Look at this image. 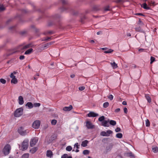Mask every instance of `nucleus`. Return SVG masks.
<instances>
[{
    "mask_svg": "<svg viewBox=\"0 0 158 158\" xmlns=\"http://www.w3.org/2000/svg\"><path fill=\"white\" fill-rule=\"evenodd\" d=\"M60 1L63 4L62 6L60 8L61 12L66 11L69 12L74 16H76L78 15V12L77 11H75L70 7L67 1L65 0H60Z\"/></svg>",
    "mask_w": 158,
    "mask_h": 158,
    "instance_id": "nucleus-1",
    "label": "nucleus"
},
{
    "mask_svg": "<svg viewBox=\"0 0 158 158\" xmlns=\"http://www.w3.org/2000/svg\"><path fill=\"white\" fill-rule=\"evenodd\" d=\"M52 18L54 20L57 21V23H56L53 21H49L48 23V26L50 27L52 25H55L60 29H64V27L62 26V23L60 22V20L62 19L60 15L58 14L52 16Z\"/></svg>",
    "mask_w": 158,
    "mask_h": 158,
    "instance_id": "nucleus-2",
    "label": "nucleus"
},
{
    "mask_svg": "<svg viewBox=\"0 0 158 158\" xmlns=\"http://www.w3.org/2000/svg\"><path fill=\"white\" fill-rule=\"evenodd\" d=\"M23 107L17 109L15 111L14 116L15 117H19L23 114Z\"/></svg>",
    "mask_w": 158,
    "mask_h": 158,
    "instance_id": "nucleus-3",
    "label": "nucleus"
},
{
    "mask_svg": "<svg viewBox=\"0 0 158 158\" xmlns=\"http://www.w3.org/2000/svg\"><path fill=\"white\" fill-rule=\"evenodd\" d=\"M11 147L10 144H7L4 146L2 152L5 156L8 155L10 152Z\"/></svg>",
    "mask_w": 158,
    "mask_h": 158,
    "instance_id": "nucleus-4",
    "label": "nucleus"
},
{
    "mask_svg": "<svg viewBox=\"0 0 158 158\" xmlns=\"http://www.w3.org/2000/svg\"><path fill=\"white\" fill-rule=\"evenodd\" d=\"M29 140L28 139H25L23 142L22 144L21 149L23 151L26 150L28 146Z\"/></svg>",
    "mask_w": 158,
    "mask_h": 158,
    "instance_id": "nucleus-5",
    "label": "nucleus"
},
{
    "mask_svg": "<svg viewBox=\"0 0 158 158\" xmlns=\"http://www.w3.org/2000/svg\"><path fill=\"white\" fill-rule=\"evenodd\" d=\"M18 133L21 135L24 136L27 134V130H24V128L20 127L18 130Z\"/></svg>",
    "mask_w": 158,
    "mask_h": 158,
    "instance_id": "nucleus-6",
    "label": "nucleus"
},
{
    "mask_svg": "<svg viewBox=\"0 0 158 158\" xmlns=\"http://www.w3.org/2000/svg\"><path fill=\"white\" fill-rule=\"evenodd\" d=\"M38 141V138L35 137L32 139L30 142V145L31 147H33L35 145Z\"/></svg>",
    "mask_w": 158,
    "mask_h": 158,
    "instance_id": "nucleus-7",
    "label": "nucleus"
},
{
    "mask_svg": "<svg viewBox=\"0 0 158 158\" xmlns=\"http://www.w3.org/2000/svg\"><path fill=\"white\" fill-rule=\"evenodd\" d=\"M40 124V122L39 120L35 121L32 124V127L35 129H38L39 127Z\"/></svg>",
    "mask_w": 158,
    "mask_h": 158,
    "instance_id": "nucleus-8",
    "label": "nucleus"
},
{
    "mask_svg": "<svg viewBox=\"0 0 158 158\" xmlns=\"http://www.w3.org/2000/svg\"><path fill=\"white\" fill-rule=\"evenodd\" d=\"M32 44L31 43H30L24 46L20 45L19 47V48L21 50H23L27 48H29L30 47H32Z\"/></svg>",
    "mask_w": 158,
    "mask_h": 158,
    "instance_id": "nucleus-9",
    "label": "nucleus"
},
{
    "mask_svg": "<svg viewBox=\"0 0 158 158\" xmlns=\"http://www.w3.org/2000/svg\"><path fill=\"white\" fill-rule=\"evenodd\" d=\"M85 126L88 129H92L94 128V126L89 121H88L86 122Z\"/></svg>",
    "mask_w": 158,
    "mask_h": 158,
    "instance_id": "nucleus-10",
    "label": "nucleus"
},
{
    "mask_svg": "<svg viewBox=\"0 0 158 158\" xmlns=\"http://www.w3.org/2000/svg\"><path fill=\"white\" fill-rule=\"evenodd\" d=\"M98 116V114L95 113L93 111L90 112L88 114L86 115V117H95Z\"/></svg>",
    "mask_w": 158,
    "mask_h": 158,
    "instance_id": "nucleus-11",
    "label": "nucleus"
},
{
    "mask_svg": "<svg viewBox=\"0 0 158 158\" xmlns=\"http://www.w3.org/2000/svg\"><path fill=\"white\" fill-rule=\"evenodd\" d=\"M45 142H46L48 144H49L51 143L52 141L49 135H47L45 137Z\"/></svg>",
    "mask_w": 158,
    "mask_h": 158,
    "instance_id": "nucleus-12",
    "label": "nucleus"
},
{
    "mask_svg": "<svg viewBox=\"0 0 158 158\" xmlns=\"http://www.w3.org/2000/svg\"><path fill=\"white\" fill-rule=\"evenodd\" d=\"M124 156L127 157H132L133 158H135L134 155L131 152H126L124 153Z\"/></svg>",
    "mask_w": 158,
    "mask_h": 158,
    "instance_id": "nucleus-13",
    "label": "nucleus"
},
{
    "mask_svg": "<svg viewBox=\"0 0 158 158\" xmlns=\"http://www.w3.org/2000/svg\"><path fill=\"white\" fill-rule=\"evenodd\" d=\"M73 106L71 105H70L69 106H65L64 107L63 110L67 111H69L73 109Z\"/></svg>",
    "mask_w": 158,
    "mask_h": 158,
    "instance_id": "nucleus-14",
    "label": "nucleus"
},
{
    "mask_svg": "<svg viewBox=\"0 0 158 158\" xmlns=\"http://www.w3.org/2000/svg\"><path fill=\"white\" fill-rule=\"evenodd\" d=\"M53 153L51 150H48L46 152V156L48 157L51 158L53 156Z\"/></svg>",
    "mask_w": 158,
    "mask_h": 158,
    "instance_id": "nucleus-15",
    "label": "nucleus"
},
{
    "mask_svg": "<svg viewBox=\"0 0 158 158\" xmlns=\"http://www.w3.org/2000/svg\"><path fill=\"white\" fill-rule=\"evenodd\" d=\"M19 105H21L24 103V102L23 97L20 96L19 97Z\"/></svg>",
    "mask_w": 158,
    "mask_h": 158,
    "instance_id": "nucleus-16",
    "label": "nucleus"
},
{
    "mask_svg": "<svg viewBox=\"0 0 158 158\" xmlns=\"http://www.w3.org/2000/svg\"><path fill=\"white\" fill-rule=\"evenodd\" d=\"M109 122V119L107 120H104L102 123V125L105 127H109V125L108 124V123Z\"/></svg>",
    "mask_w": 158,
    "mask_h": 158,
    "instance_id": "nucleus-17",
    "label": "nucleus"
},
{
    "mask_svg": "<svg viewBox=\"0 0 158 158\" xmlns=\"http://www.w3.org/2000/svg\"><path fill=\"white\" fill-rule=\"evenodd\" d=\"M33 10L35 11H37L42 14H44V10H41L40 9H36L35 6L34 5H33Z\"/></svg>",
    "mask_w": 158,
    "mask_h": 158,
    "instance_id": "nucleus-18",
    "label": "nucleus"
},
{
    "mask_svg": "<svg viewBox=\"0 0 158 158\" xmlns=\"http://www.w3.org/2000/svg\"><path fill=\"white\" fill-rule=\"evenodd\" d=\"M135 29L136 31H139L141 32H143L145 34V32L143 31V30L141 29L140 27H135Z\"/></svg>",
    "mask_w": 158,
    "mask_h": 158,
    "instance_id": "nucleus-19",
    "label": "nucleus"
},
{
    "mask_svg": "<svg viewBox=\"0 0 158 158\" xmlns=\"http://www.w3.org/2000/svg\"><path fill=\"white\" fill-rule=\"evenodd\" d=\"M86 17L85 15L80 17V22L82 24L85 23L84 20L86 19Z\"/></svg>",
    "mask_w": 158,
    "mask_h": 158,
    "instance_id": "nucleus-20",
    "label": "nucleus"
},
{
    "mask_svg": "<svg viewBox=\"0 0 158 158\" xmlns=\"http://www.w3.org/2000/svg\"><path fill=\"white\" fill-rule=\"evenodd\" d=\"M100 6L98 5L94 6L92 8L93 10L95 11H97L100 10Z\"/></svg>",
    "mask_w": 158,
    "mask_h": 158,
    "instance_id": "nucleus-21",
    "label": "nucleus"
},
{
    "mask_svg": "<svg viewBox=\"0 0 158 158\" xmlns=\"http://www.w3.org/2000/svg\"><path fill=\"white\" fill-rule=\"evenodd\" d=\"M145 97L147 100V101L148 103H150L151 102V97H150L149 94H145Z\"/></svg>",
    "mask_w": 158,
    "mask_h": 158,
    "instance_id": "nucleus-22",
    "label": "nucleus"
},
{
    "mask_svg": "<svg viewBox=\"0 0 158 158\" xmlns=\"http://www.w3.org/2000/svg\"><path fill=\"white\" fill-rule=\"evenodd\" d=\"M89 141L87 140H85L82 142L81 146L83 147H85L87 145Z\"/></svg>",
    "mask_w": 158,
    "mask_h": 158,
    "instance_id": "nucleus-23",
    "label": "nucleus"
},
{
    "mask_svg": "<svg viewBox=\"0 0 158 158\" xmlns=\"http://www.w3.org/2000/svg\"><path fill=\"white\" fill-rule=\"evenodd\" d=\"M113 147L112 145L110 144L109 145L107 146L106 147V152H108L109 151H110Z\"/></svg>",
    "mask_w": 158,
    "mask_h": 158,
    "instance_id": "nucleus-24",
    "label": "nucleus"
},
{
    "mask_svg": "<svg viewBox=\"0 0 158 158\" xmlns=\"http://www.w3.org/2000/svg\"><path fill=\"white\" fill-rule=\"evenodd\" d=\"M33 51V49L32 48H30L25 52L24 53V54L28 55L30 54V53L32 52Z\"/></svg>",
    "mask_w": 158,
    "mask_h": 158,
    "instance_id": "nucleus-25",
    "label": "nucleus"
},
{
    "mask_svg": "<svg viewBox=\"0 0 158 158\" xmlns=\"http://www.w3.org/2000/svg\"><path fill=\"white\" fill-rule=\"evenodd\" d=\"M25 106H28L29 109H31L33 107V105L31 102H27Z\"/></svg>",
    "mask_w": 158,
    "mask_h": 158,
    "instance_id": "nucleus-26",
    "label": "nucleus"
},
{
    "mask_svg": "<svg viewBox=\"0 0 158 158\" xmlns=\"http://www.w3.org/2000/svg\"><path fill=\"white\" fill-rule=\"evenodd\" d=\"M38 148L37 147H35L32 148L30 151L31 153L32 154L34 153L37 150Z\"/></svg>",
    "mask_w": 158,
    "mask_h": 158,
    "instance_id": "nucleus-27",
    "label": "nucleus"
},
{
    "mask_svg": "<svg viewBox=\"0 0 158 158\" xmlns=\"http://www.w3.org/2000/svg\"><path fill=\"white\" fill-rule=\"evenodd\" d=\"M57 135L56 134H53L51 136H50L52 141L56 139L57 138Z\"/></svg>",
    "mask_w": 158,
    "mask_h": 158,
    "instance_id": "nucleus-28",
    "label": "nucleus"
},
{
    "mask_svg": "<svg viewBox=\"0 0 158 158\" xmlns=\"http://www.w3.org/2000/svg\"><path fill=\"white\" fill-rule=\"evenodd\" d=\"M142 7L144 9L146 10H149L150 8V7L148 6L146 2H145L143 4V6Z\"/></svg>",
    "mask_w": 158,
    "mask_h": 158,
    "instance_id": "nucleus-29",
    "label": "nucleus"
},
{
    "mask_svg": "<svg viewBox=\"0 0 158 158\" xmlns=\"http://www.w3.org/2000/svg\"><path fill=\"white\" fill-rule=\"evenodd\" d=\"M109 122L110 125L113 126L115 125L116 124V122L113 120H109Z\"/></svg>",
    "mask_w": 158,
    "mask_h": 158,
    "instance_id": "nucleus-30",
    "label": "nucleus"
},
{
    "mask_svg": "<svg viewBox=\"0 0 158 158\" xmlns=\"http://www.w3.org/2000/svg\"><path fill=\"white\" fill-rule=\"evenodd\" d=\"M104 11H110L111 9L110 8V6L109 5L105 6L104 8Z\"/></svg>",
    "mask_w": 158,
    "mask_h": 158,
    "instance_id": "nucleus-31",
    "label": "nucleus"
},
{
    "mask_svg": "<svg viewBox=\"0 0 158 158\" xmlns=\"http://www.w3.org/2000/svg\"><path fill=\"white\" fill-rule=\"evenodd\" d=\"M61 158H72L71 156H68L67 154H64L62 156Z\"/></svg>",
    "mask_w": 158,
    "mask_h": 158,
    "instance_id": "nucleus-32",
    "label": "nucleus"
},
{
    "mask_svg": "<svg viewBox=\"0 0 158 158\" xmlns=\"http://www.w3.org/2000/svg\"><path fill=\"white\" fill-rule=\"evenodd\" d=\"M18 82V80L15 77L12 79L11 81V83H13L14 84H16Z\"/></svg>",
    "mask_w": 158,
    "mask_h": 158,
    "instance_id": "nucleus-33",
    "label": "nucleus"
},
{
    "mask_svg": "<svg viewBox=\"0 0 158 158\" xmlns=\"http://www.w3.org/2000/svg\"><path fill=\"white\" fill-rule=\"evenodd\" d=\"M105 119V117L104 116H102L100 117L98 119V120L100 122H102Z\"/></svg>",
    "mask_w": 158,
    "mask_h": 158,
    "instance_id": "nucleus-34",
    "label": "nucleus"
},
{
    "mask_svg": "<svg viewBox=\"0 0 158 158\" xmlns=\"http://www.w3.org/2000/svg\"><path fill=\"white\" fill-rule=\"evenodd\" d=\"M107 51H105L104 52V53H111L114 51V50L111 49H108Z\"/></svg>",
    "mask_w": 158,
    "mask_h": 158,
    "instance_id": "nucleus-35",
    "label": "nucleus"
},
{
    "mask_svg": "<svg viewBox=\"0 0 158 158\" xmlns=\"http://www.w3.org/2000/svg\"><path fill=\"white\" fill-rule=\"evenodd\" d=\"M6 10V8L2 4H0V12L2 11Z\"/></svg>",
    "mask_w": 158,
    "mask_h": 158,
    "instance_id": "nucleus-36",
    "label": "nucleus"
},
{
    "mask_svg": "<svg viewBox=\"0 0 158 158\" xmlns=\"http://www.w3.org/2000/svg\"><path fill=\"white\" fill-rule=\"evenodd\" d=\"M116 137L117 138L121 139L123 137V134L121 133H118L116 134Z\"/></svg>",
    "mask_w": 158,
    "mask_h": 158,
    "instance_id": "nucleus-37",
    "label": "nucleus"
},
{
    "mask_svg": "<svg viewBox=\"0 0 158 158\" xmlns=\"http://www.w3.org/2000/svg\"><path fill=\"white\" fill-rule=\"evenodd\" d=\"M51 40V38L50 37H47V38H43L42 40V41H48Z\"/></svg>",
    "mask_w": 158,
    "mask_h": 158,
    "instance_id": "nucleus-38",
    "label": "nucleus"
},
{
    "mask_svg": "<svg viewBox=\"0 0 158 158\" xmlns=\"http://www.w3.org/2000/svg\"><path fill=\"white\" fill-rule=\"evenodd\" d=\"M54 43V42H51L45 44L44 45V48H46L49 45H52Z\"/></svg>",
    "mask_w": 158,
    "mask_h": 158,
    "instance_id": "nucleus-39",
    "label": "nucleus"
},
{
    "mask_svg": "<svg viewBox=\"0 0 158 158\" xmlns=\"http://www.w3.org/2000/svg\"><path fill=\"white\" fill-rule=\"evenodd\" d=\"M29 153H24L22 156V158H28L29 157Z\"/></svg>",
    "mask_w": 158,
    "mask_h": 158,
    "instance_id": "nucleus-40",
    "label": "nucleus"
},
{
    "mask_svg": "<svg viewBox=\"0 0 158 158\" xmlns=\"http://www.w3.org/2000/svg\"><path fill=\"white\" fill-rule=\"evenodd\" d=\"M152 150L154 152L156 153L158 152V148L157 147L152 148Z\"/></svg>",
    "mask_w": 158,
    "mask_h": 158,
    "instance_id": "nucleus-41",
    "label": "nucleus"
},
{
    "mask_svg": "<svg viewBox=\"0 0 158 158\" xmlns=\"http://www.w3.org/2000/svg\"><path fill=\"white\" fill-rule=\"evenodd\" d=\"M111 65L112 67L114 68H116L118 67L117 64H116L114 62L113 63H111Z\"/></svg>",
    "mask_w": 158,
    "mask_h": 158,
    "instance_id": "nucleus-42",
    "label": "nucleus"
},
{
    "mask_svg": "<svg viewBox=\"0 0 158 158\" xmlns=\"http://www.w3.org/2000/svg\"><path fill=\"white\" fill-rule=\"evenodd\" d=\"M106 132V134H107L108 135H106V136H110V134H112L113 133V131L110 130H108Z\"/></svg>",
    "mask_w": 158,
    "mask_h": 158,
    "instance_id": "nucleus-43",
    "label": "nucleus"
},
{
    "mask_svg": "<svg viewBox=\"0 0 158 158\" xmlns=\"http://www.w3.org/2000/svg\"><path fill=\"white\" fill-rule=\"evenodd\" d=\"M89 153V151L88 150H85L83 152V154L84 155H88Z\"/></svg>",
    "mask_w": 158,
    "mask_h": 158,
    "instance_id": "nucleus-44",
    "label": "nucleus"
},
{
    "mask_svg": "<svg viewBox=\"0 0 158 158\" xmlns=\"http://www.w3.org/2000/svg\"><path fill=\"white\" fill-rule=\"evenodd\" d=\"M109 106V103L108 102H106L103 104V107L105 108Z\"/></svg>",
    "mask_w": 158,
    "mask_h": 158,
    "instance_id": "nucleus-45",
    "label": "nucleus"
},
{
    "mask_svg": "<svg viewBox=\"0 0 158 158\" xmlns=\"http://www.w3.org/2000/svg\"><path fill=\"white\" fill-rule=\"evenodd\" d=\"M27 31H20L19 32V33L21 35L23 36V35H25V34H27Z\"/></svg>",
    "mask_w": 158,
    "mask_h": 158,
    "instance_id": "nucleus-46",
    "label": "nucleus"
},
{
    "mask_svg": "<svg viewBox=\"0 0 158 158\" xmlns=\"http://www.w3.org/2000/svg\"><path fill=\"white\" fill-rule=\"evenodd\" d=\"M155 60V58L151 56L150 58V64H152Z\"/></svg>",
    "mask_w": 158,
    "mask_h": 158,
    "instance_id": "nucleus-47",
    "label": "nucleus"
},
{
    "mask_svg": "<svg viewBox=\"0 0 158 158\" xmlns=\"http://www.w3.org/2000/svg\"><path fill=\"white\" fill-rule=\"evenodd\" d=\"M72 147L70 146H68L66 148V150L68 151H70L72 150Z\"/></svg>",
    "mask_w": 158,
    "mask_h": 158,
    "instance_id": "nucleus-48",
    "label": "nucleus"
},
{
    "mask_svg": "<svg viewBox=\"0 0 158 158\" xmlns=\"http://www.w3.org/2000/svg\"><path fill=\"white\" fill-rule=\"evenodd\" d=\"M150 125V122L148 119H147L146 120V126L148 127Z\"/></svg>",
    "mask_w": 158,
    "mask_h": 158,
    "instance_id": "nucleus-49",
    "label": "nucleus"
},
{
    "mask_svg": "<svg viewBox=\"0 0 158 158\" xmlns=\"http://www.w3.org/2000/svg\"><path fill=\"white\" fill-rule=\"evenodd\" d=\"M0 82L3 84H5L6 83V81L5 79L3 78H1L0 79Z\"/></svg>",
    "mask_w": 158,
    "mask_h": 158,
    "instance_id": "nucleus-50",
    "label": "nucleus"
},
{
    "mask_svg": "<svg viewBox=\"0 0 158 158\" xmlns=\"http://www.w3.org/2000/svg\"><path fill=\"white\" fill-rule=\"evenodd\" d=\"M100 135L102 136H106V135H108L107 134H106V132L105 131H102L100 133Z\"/></svg>",
    "mask_w": 158,
    "mask_h": 158,
    "instance_id": "nucleus-51",
    "label": "nucleus"
},
{
    "mask_svg": "<svg viewBox=\"0 0 158 158\" xmlns=\"http://www.w3.org/2000/svg\"><path fill=\"white\" fill-rule=\"evenodd\" d=\"M57 123V120L56 119L52 120L51 121V124L52 125H55Z\"/></svg>",
    "mask_w": 158,
    "mask_h": 158,
    "instance_id": "nucleus-52",
    "label": "nucleus"
},
{
    "mask_svg": "<svg viewBox=\"0 0 158 158\" xmlns=\"http://www.w3.org/2000/svg\"><path fill=\"white\" fill-rule=\"evenodd\" d=\"M115 131L116 132H118L121 131V129L119 127H117L115 129Z\"/></svg>",
    "mask_w": 158,
    "mask_h": 158,
    "instance_id": "nucleus-53",
    "label": "nucleus"
},
{
    "mask_svg": "<svg viewBox=\"0 0 158 158\" xmlns=\"http://www.w3.org/2000/svg\"><path fill=\"white\" fill-rule=\"evenodd\" d=\"M107 97L111 101L113 99V96L112 94H110L107 96Z\"/></svg>",
    "mask_w": 158,
    "mask_h": 158,
    "instance_id": "nucleus-54",
    "label": "nucleus"
},
{
    "mask_svg": "<svg viewBox=\"0 0 158 158\" xmlns=\"http://www.w3.org/2000/svg\"><path fill=\"white\" fill-rule=\"evenodd\" d=\"M54 32L53 31H48L47 33L45 32V33H44V34L45 35H46L47 34H54Z\"/></svg>",
    "mask_w": 158,
    "mask_h": 158,
    "instance_id": "nucleus-55",
    "label": "nucleus"
},
{
    "mask_svg": "<svg viewBox=\"0 0 158 158\" xmlns=\"http://www.w3.org/2000/svg\"><path fill=\"white\" fill-rule=\"evenodd\" d=\"M35 107H39L40 106V104L39 103H35L34 105Z\"/></svg>",
    "mask_w": 158,
    "mask_h": 158,
    "instance_id": "nucleus-56",
    "label": "nucleus"
},
{
    "mask_svg": "<svg viewBox=\"0 0 158 158\" xmlns=\"http://www.w3.org/2000/svg\"><path fill=\"white\" fill-rule=\"evenodd\" d=\"M136 15H140L144 16L145 15L142 13H136L135 14Z\"/></svg>",
    "mask_w": 158,
    "mask_h": 158,
    "instance_id": "nucleus-57",
    "label": "nucleus"
},
{
    "mask_svg": "<svg viewBox=\"0 0 158 158\" xmlns=\"http://www.w3.org/2000/svg\"><path fill=\"white\" fill-rule=\"evenodd\" d=\"M109 139H110V138H104L102 140V142H103L105 143L104 142L105 141H108V140Z\"/></svg>",
    "mask_w": 158,
    "mask_h": 158,
    "instance_id": "nucleus-58",
    "label": "nucleus"
},
{
    "mask_svg": "<svg viewBox=\"0 0 158 158\" xmlns=\"http://www.w3.org/2000/svg\"><path fill=\"white\" fill-rule=\"evenodd\" d=\"M85 87L84 86H81L79 87V89L80 91H82L84 89Z\"/></svg>",
    "mask_w": 158,
    "mask_h": 158,
    "instance_id": "nucleus-59",
    "label": "nucleus"
},
{
    "mask_svg": "<svg viewBox=\"0 0 158 158\" xmlns=\"http://www.w3.org/2000/svg\"><path fill=\"white\" fill-rule=\"evenodd\" d=\"M138 24H141V25H143V23L142 22V21H141V19H139V20L138 21Z\"/></svg>",
    "mask_w": 158,
    "mask_h": 158,
    "instance_id": "nucleus-60",
    "label": "nucleus"
},
{
    "mask_svg": "<svg viewBox=\"0 0 158 158\" xmlns=\"http://www.w3.org/2000/svg\"><path fill=\"white\" fill-rule=\"evenodd\" d=\"M74 147H76L77 149H79V145L78 144V143H75L74 145Z\"/></svg>",
    "mask_w": 158,
    "mask_h": 158,
    "instance_id": "nucleus-61",
    "label": "nucleus"
},
{
    "mask_svg": "<svg viewBox=\"0 0 158 158\" xmlns=\"http://www.w3.org/2000/svg\"><path fill=\"white\" fill-rule=\"evenodd\" d=\"M25 58V56L23 55H21L19 56V59L20 60H23Z\"/></svg>",
    "mask_w": 158,
    "mask_h": 158,
    "instance_id": "nucleus-62",
    "label": "nucleus"
},
{
    "mask_svg": "<svg viewBox=\"0 0 158 158\" xmlns=\"http://www.w3.org/2000/svg\"><path fill=\"white\" fill-rule=\"evenodd\" d=\"M12 20V19H8L6 22V24H8L10 22H11Z\"/></svg>",
    "mask_w": 158,
    "mask_h": 158,
    "instance_id": "nucleus-63",
    "label": "nucleus"
},
{
    "mask_svg": "<svg viewBox=\"0 0 158 158\" xmlns=\"http://www.w3.org/2000/svg\"><path fill=\"white\" fill-rule=\"evenodd\" d=\"M124 112L125 114H127V109L126 107H124L123 109Z\"/></svg>",
    "mask_w": 158,
    "mask_h": 158,
    "instance_id": "nucleus-64",
    "label": "nucleus"
}]
</instances>
